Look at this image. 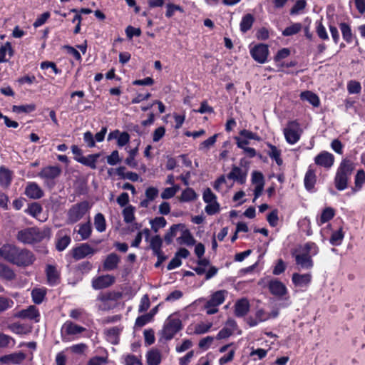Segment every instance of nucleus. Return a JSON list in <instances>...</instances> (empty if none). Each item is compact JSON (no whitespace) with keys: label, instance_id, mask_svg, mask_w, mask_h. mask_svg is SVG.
Returning a JSON list of instances; mask_svg holds the SVG:
<instances>
[{"label":"nucleus","instance_id":"obj_1","mask_svg":"<svg viewBox=\"0 0 365 365\" xmlns=\"http://www.w3.org/2000/svg\"><path fill=\"white\" fill-rule=\"evenodd\" d=\"M0 258L19 267L31 266L36 260L32 251L6 243L0 247Z\"/></svg>","mask_w":365,"mask_h":365},{"label":"nucleus","instance_id":"obj_2","mask_svg":"<svg viewBox=\"0 0 365 365\" xmlns=\"http://www.w3.org/2000/svg\"><path fill=\"white\" fill-rule=\"evenodd\" d=\"M319 248L314 242H307L302 247V252L297 250L292 251V256L294 258L295 264L299 269H311L314 267L312 257L317 255Z\"/></svg>","mask_w":365,"mask_h":365},{"label":"nucleus","instance_id":"obj_3","mask_svg":"<svg viewBox=\"0 0 365 365\" xmlns=\"http://www.w3.org/2000/svg\"><path fill=\"white\" fill-rule=\"evenodd\" d=\"M355 170L352 161H341L334 177V185L337 190L342 191L348 187V182Z\"/></svg>","mask_w":365,"mask_h":365},{"label":"nucleus","instance_id":"obj_4","mask_svg":"<svg viewBox=\"0 0 365 365\" xmlns=\"http://www.w3.org/2000/svg\"><path fill=\"white\" fill-rule=\"evenodd\" d=\"M47 235L45 230L36 227H29L18 232L16 239L23 244H34L41 242Z\"/></svg>","mask_w":365,"mask_h":365},{"label":"nucleus","instance_id":"obj_5","mask_svg":"<svg viewBox=\"0 0 365 365\" xmlns=\"http://www.w3.org/2000/svg\"><path fill=\"white\" fill-rule=\"evenodd\" d=\"M91 207L87 200L73 205L67 212L66 223L73 225L81 220L89 211Z\"/></svg>","mask_w":365,"mask_h":365},{"label":"nucleus","instance_id":"obj_6","mask_svg":"<svg viewBox=\"0 0 365 365\" xmlns=\"http://www.w3.org/2000/svg\"><path fill=\"white\" fill-rule=\"evenodd\" d=\"M182 328V321L179 318L169 317L165 321L163 330L161 331L162 337L166 341H170L178 331H181Z\"/></svg>","mask_w":365,"mask_h":365},{"label":"nucleus","instance_id":"obj_7","mask_svg":"<svg viewBox=\"0 0 365 365\" xmlns=\"http://www.w3.org/2000/svg\"><path fill=\"white\" fill-rule=\"evenodd\" d=\"M96 252V250L93 248L88 243H82L73 247L71 250L72 257L76 260H80L88 256H92Z\"/></svg>","mask_w":365,"mask_h":365},{"label":"nucleus","instance_id":"obj_8","mask_svg":"<svg viewBox=\"0 0 365 365\" xmlns=\"http://www.w3.org/2000/svg\"><path fill=\"white\" fill-rule=\"evenodd\" d=\"M267 287L270 294L278 299H284L288 294L286 286L277 279H270L268 282Z\"/></svg>","mask_w":365,"mask_h":365},{"label":"nucleus","instance_id":"obj_9","mask_svg":"<svg viewBox=\"0 0 365 365\" xmlns=\"http://www.w3.org/2000/svg\"><path fill=\"white\" fill-rule=\"evenodd\" d=\"M299 125L296 121H291L287 127L284 128V133L287 141L289 143L294 144L297 143L300 137Z\"/></svg>","mask_w":365,"mask_h":365},{"label":"nucleus","instance_id":"obj_10","mask_svg":"<svg viewBox=\"0 0 365 365\" xmlns=\"http://www.w3.org/2000/svg\"><path fill=\"white\" fill-rule=\"evenodd\" d=\"M86 330V329L85 327L78 325L70 320H67L62 325L61 329L62 340L63 341H66L64 335H66V336L77 335V334L83 333Z\"/></svg>","mask_w":365,"mask_h":365},{"label":"nucleus","instance_id":"obj_11","mask_svg":"<svg viewBox=\"0 0 365 365\" xmlns=\"http://www.w3.org/2000/svg\"><path fill=\"white\" fill-rule=\"evenodd\" d=\"M26 358V354L22 351L14 352L0 356V363L6 365H21Z\"/></svg>","mask_w":365,"mask_h":365},{"label":"nucleus","instance_id":"obj_12","mask_svg":"<svg viewBox=\"0 0 365 365\" xmlns=\"http://www.w3.org/2000/svg\"><path fill=\"white\" fill-rule=\"evenodd\" d=\"M251 56L259 63H264L269 54L268 46L265 44H258L250 50Z\"/></svg>","mask_w":365,"mask_h":365},{"label":"nucleus","instance_id":"obj_13","mask_svg":"<svg viewBox=\"0 0 365 365\" xmlns=\"http://www.w3.org/2000/svg\"><path fill=\"white\" fill-rule=\"evenodd\" d=\"M115 282V277L110 274L99 276L92 281V287L95 289H102L109 287Z\"/></svg>","mask_w":365,"mask_h":365},{"label":"nucleus","instance_id":"obj_14","mask_svg":"<svg viewBox=\"0 0 365 365\" xmlns=\"http://www.w3.org/2000/svg\"><path fill=\"white\" fill-rule=\"evenodd\" d=\"M64 230H59L56 237V249L58 252H62L66 249V247L71 242V236L68 234H64Z\"/></svg>","mask_w":365,"mask_h":365},{"label":"nucleus","instance_id":"obj_15","mask_svg":"<svg viewBox=\"0 0 365 365\" xmlns=\"http://www.w3.org/2000/svg\"><path fill=\"white\" fill-rule=\"evenodd\" d=\"M250 302L247 299L242 298L238 299L235 304V315L237 317H243L250 311Z\"/></svg>","mask_w":365,"mask_h":365},{"label":"nucleus","instance_id":"obj_16","mask_svg":"<svg viewBox=\"0 0 365 365\" xmlns=\"http://www.w3.org/2000/svg\"><path fill=\"white\" fill-rule=\"evenodd\" d=\"M225 290H219L214 292L210 299L206 302L205 307H217L222 304L225 300Z\"/></svg>","mask_w":365,"mask_h":365},{"label":"nucleus","instance_id":"obj_17","mask_svg":"<svg viewBox=\"0 0 365 365\" xmlns=\"http://www.w3.org/2000/svg\"><path fill=\"white\" fill-rule=\"evenodd\" d=\"M19 317L22 319H29L38 322L40 319V313L38 309L34 305L29 306L27 309H22L19 313Z\"/></svg>","mask_w":365,"mask_h":365},{"label":"nucleus","instance_id":"obj_18","mask_svg":"<svg viewBox=\"0 0 365 365\" xmlns=\"http://www.w3.org/2000/svg\"><path fill=\"white\" fill-rule=\"evenodd\" d=\"M25 195L31 199H40L43 196V192L36 182H29L25 189Z\"/></svg>","mask_w":365,"mask_h":365},{"label":"nucleus","instance_id":"obj_19","mask_svg":"<svg viewBox=\"0 0 365 365\" xmlns=\"http://www.w3.org/2000/svg\"><path fill=\"white\" fill-rule=\"evenodd\" d=\"M120 262V257L116 253L112 252L108 255L103 261V269L106 271L114 270L118 267Z\"/></svg>","mask_w":365,"mask_h":365},{"label":"nucleus","instance_id":"obj_20","mask_svg":"<svg viewBox=\"0 0 365 365\" xmlns=\"http://www.w3.org/2000/svg\"><path fill=\"white\" fill-rule=\"evenodd\" d=\"M292 281L296 287L307 286L310 284L312 281V275L309 273H293L292 276Z\"/></svg>","mask_w":365,"mask_h":365},{"label":"nucleus","instance_id":"obj_21","mask_svg":"<svg viewBox=\"0 0 365 365\" xmlns=\"http://www.w3.org/2000/svg\"><path fill=\"white\" fill-rule=\"evenodd\" d=\"M61 173V170L58 166H47L43 168L39 175L45 179H55Z\"/></svg>","mask_w":365,"mask_h":365},{"label":"nucleus","instance_id":"obj_22","mask_svg":"<svg viewBox=\"0 0 365 365\" xmlns=\"http://www.w3.org/2000/svg\"><path fill=\"white\" fill-rule=\"evenodd\" d=\"M123 328L118 327H113L105 331V334L108 341L112 344H118L119 343V336L122 331Z\"/></svg>","mask_w":365,"mask_h":365},{"label":"nucleus","instance_id":"obj_23","mask_svg":"<svg viewBox=\"0 0 365 365\" xmlns=\"http://www.w3.org/2000/svg\"><path fill=\"white\" fill-rule=\"evenodd\" d=\"M316 175L314 170L312 169V165H309L308 170L307 171L304 183V187L308 191H312L316 183Z\"/></svg>","mask_w":365,"mask_h":365},{"label":"nucleus","instance_id":"obj_24","mask_svg":"<svg viewBox=\"0 0 365 365\" xmlns=\"http://www.w3.org/2000/svg\"><path fill=\"white\" fill-rule=\"evenodd\" d=\"M148 365H159L162 361L160 351L157 349H152L146 354Z\"/></svg>","mask_w":365,"mask_h":365},{"label":"nucleus","instance_id":"obj_25","mask_svg":"<svg viewBox=\"0 0 365 365\" xmlns=\"http://www.w3.org/2000/svg\"><path fill=\"white\" fill-rule=\"evenodd\" d=\"M16 277V274L12 268L6 264L0 262V278L6 281H13Z\"/></svg>","mask_w":365,"mask_h":365},{"label":"nucleus","instance_id":"obj_26","mask_svg":"<svg viewBox=\"0 0 365 365\" xmlns=\"http://www.w3.org/2000/svg\"><path fill=\"white\" fill-rule=\"evenodd\" d=\"M46 274L50 285H55L58 283L59 274L55 266L48 264L46 268Z\"/></svg>","mask_w":365,"mask_h":365},{"label":"nucleus","instance_id":"obj_27","mask_svg":"<svg viewBox=\"0 0 365 365\" xmlns=\"http://www.w3.org/2000/svg\"><path fill=\"white\" fill-rule=\"evenodd\" d=\"M336 214V211L333 207H325L319 217V219L317 220V223L319 225H322L326 222L330 221Z\"/></svg>","mask_w":365,"mask_h":365},{"label":"nucleus","instance_id":"obj_28","mask_svg":"<svg viewBox=\"0 0 365 365\" xmlns=\"http://www.w3.org/2000/svg\"><path fill=\"white\" fill-rule=\"evenodd\" d=\"M12 180V173L4 167L0 168V185L2 187H8Z\"/></svg>","mask_w":365,"mask_h":365},{"label":"nucleus","instance_id":"obj_29","mask_svg":"<svg viewBox=\"0 0 365 365\" xmlns=\"http://www.w3.org/2000/svg\"><path fill=\"white\" fill-rule=\"evenodd\" d=\"M344 238V232L343 227H340L337 230L333 231L329 238V243L333 246H339L341 245Z\"/></svg>","mask_w":365,"mask_h":365},{"label":"nucleus","instance_id":"obj_30","mask_svg":"<svg viewBox=\"0 0 365 365\" xmlns=\"http://www.w3.org/2000/svg\"><path fill=\"white\" fill-rule=\"evenodd\" d=\"M46 288H34L31 291L32 301L36 304H41L46 298Z\"/></svg>","mask_w":365,"mask_h":365},{"label":"nucleus","instance_id":"obj_31","mask_svg":"<svg viewBox=\"0 0 365 365\" xmlns=\"http://www.w3.org/2000/svg\"><path fill=\"white\" fill-rule=\"evenodd\" d=\"M229 179H232L242 184L245 182L246 175L242 170L237 166H234L231 172L227 175Z\"/></svg>","mask_w":365,"mask_h":365},{"label":"nucleus","instance_id":"obj_32","mask_svg":"<svg viewBox=\"0 0 365 365\" xmlns=\"http://www.w3.org/2000/svg\"><path fill=\"white\" fill-rule=\"evenodd\" d=\"M116 173L123 179H128L133 182H136L138 180V175L135 173L128 171L125 167H119L116 170Z\"/></svg>","mask_w":365,"mask_h":365},{"label":"nucleus","instance_id":"obj_33","mask_svg":"<svg viewBox=\"0 0 365 365\" xmlns=\"http://www.w3.org/2000/svg\"><path fill=\"white\" fill-rule=\"evenodd\" d=\"M365 182V171L360 169L357 171L354 178V187L353 191L354 192H359L361 190L363 184Z\"/></svg>","mask_w":365,"mask_h":365},{"label":"nucleus","instance_id":"obj_34","mask_svg":"<svg viewBox=\"0 0 365 365\" xmlns=\"http://www.w3.org/2000/svg\"><path fill=\"white\" fill-rule=\"evenodd\" d=\"M300 97L302 100L308 101L314 107H317L319 105L318 96L312 91H304L301 93Z\"/></svg>","mask_w":365,"mask_h":365},{"label":"nucleus","instance_id":"obj_35","mask_svg":"<svg viewBox=\"0 0 365 365\" xmlns=\"http://www.w3.org/2000/svg\"><path fill=\"white\" fill-rule=\"evenodd\" d=\"M43 207L39 202H34L29 205L28 208L25 210V212L30 215L33 217H37L42 212Z\"/></svg>","mask_w":365,"mask_h":365},{"label":"nucleus","instance_id":"obj_36","mask_svg":"<svg viewBox=\"0 0 365 365\" xmlns=\"http://www.w3.org/2000/svg\"><path fill=\"white\" fill-rule=\"evenodd\" d=\"M94 226L99 232H103L106 230V222L104 215L99 212L94 217Z\"/></svg>","mask_w":365,"mask_h":365},{"label":"nucleus","instance_id":"obj_37","mask_svg":"<svg viewBox=\"0 0 365 365\" xmlns=\"http://www.w3.org/2000/svg\"><path fill=\"white\" fill-rule=\"evenodd\" d=\"M178 241L180 244H185L188 246L193 245L195 243V238L187 229L182 232L181 237L178 238Z\"/></svg>","mask_w":365,"mask_h":365},{"label":"nucleus","instance_id":"obj_38","mask_svg":"<svg viewBox=\"0 0 365 365\" xmlns=\"http://www.w3.org/2000/svg\"><path fill=\"white\" fill-rule=\"evenodd\" d=\"M9 329L16 334H26L31 331L26 325L18 322L12 323L9 325Z\"/></svg>","mask_w":365,"mask_h":365},{"label":"nucleus","instance_id":"obj_39","mask_svg":"<svg viewBox=\"0 0 365 365\" xmlns=\"http://www.w3.org/2000/svg\"><path fill=\"white\" fill-rule=\"evenodd\" d=\"M92 233V227L90 221L81 224L78 230V234L81 235L83 240L88 239Z\"/></svg>","mask_w":365,"mask_h":365},{"label":"nucleus","instance_id":"obj_40","mask_svg":"<svg viewBox=\"0 0 365 365\" xmlns=\"http://www.w3.org/2000/svg\"><path fill=\"white\" fill-rule=\"evenodd\" d=\"M254 22V17L252 14H247L243 16L240 23V30L243 33L247 32L252 28Z\"/></svg>","mask_w":365,"mask_h":365},{"label":"nucleus","instance_id":"obj_41","mask_svg":"<svg viewBox=\"0 0 365 365\" xmlns=\"http://www.w3.org/2000/svg\"><path fill=\"white\" fill-rule=\"evenodd\" d=\"M197 195L192 188L187 187L185 189L180 197V202H190L197 198Z\"/></svg>","mask_w":365,"mask_h":365},{"label":"nucleus","instance_id":"obj_42","mask_svg":"<svg viewBox=\"0 0 365 365\" xmlns=\"http://www.w3.org/2000/svg\"><path fill=\"white\" fill-rule=\"evenodd\" d=\"M339 28L341 29L344 40L347 43L352 41V32L350 26L344 22L340 23Z\"/></svg>","mask_w":365,"mask_h":365},{"label":"nucleus","instance_id":"obj_43","mask_svg":"<svg viewBox=\"0 0 365 365\" xmlns=\"http://www.w3.org/2000/svg\"><path fill=\"white\" fill-rule=\"evenodd\" d=\"M125 223H130L135 220V207L130 205L125 207L122 212Z\"/></svg>","mask_w":365,"mask_h":365},{"label":"nucleus","instance_id":"obj_44","mask_svg":"<svg viewBox=\"0 0 365 365\" xmlns=\"http://www.w3.org/2000/svg\"><path fill=\"white\" fill-rule=\"evenodd\" d=\"M7 52L9 53V58L13 56L14 51L10 42H6L0 48V63L8 61V59L6 58V54Z\"/></svg>","mask_w":365,"mask_h":365},{"label":"nucleus","instance_id":"obj_45","mask_svg":"<svg viewBox=\"0 0 365 365\" xmlns=\"http://www.w3.org/2000/svg\"><path fill=\"white\" fill-rule=\"evenodd\" d=\"M152 230L157 232L160 228L165 227L167 222L163 217H156L150 221Z\"/></svg>","mask_w":365,"mask_h":365},{"label":"nucleus","instance_id":"obj_46","mask_svg":"<svg viewBox=\"0 0 365 365\" xmlns=\"http://www.w3.org/2000/svg\"><path fill=\"white\" fill-rule=\"evenodd\" d=\"M302 29V24L300 23H295L287 27L283 31L284 36H289L299 33Z\"/></svg>","mask_w":365,"mask_h":365},{"label":"nucleus","instance_id":"obj_47","mask_svg":"<svg viewBox=\"0 0 365 365\" xmlns=\"http://www.w3.org/2000/svg\"><path fill=\"white\" fill-rule=\"evenodd\" d=\"M36 109L35 104L21 105V106H13L12 110L14 113H29L33 112Z\"/></svg>","mask_w":365,"mask_h":365},{"label":"nucleus","instance_id":"obj_48","mask_svg":"<svg viewBox=\"0 0 365 365\" xmlns=\"http://www.w3.org/2000/svg\"><path fill=\"white\" fill-rule=\"evenodd\" d=\"M179 188L180 187L178 185L165 188L161 193V197L164 200L172 198L175 196Z\"/></svg>","mask_w":365,"mask_h":365},{"label":"nucleus","instance_id":"obj_49","mask_svg":"<svg viewBox=\"0 0 365 365\" xmlns=\"http://www.w3.org/2000/svg\"><path fill=\"white\" fill-rule=\"evenodd\" d=\"M212 326V323H204L201 322L197 324L195 327L194 334H202L207 333L210 331Z\"/></svg>","mask_w":365,"mask_h":365},{"label":"nucleus","instance_id":"obj_50","mask_svg":"<svg viewBox=\"0 0 365 365\" xmlns=\"http://www.w3.org/2000/svg\"><path fill=\"white\" fill-rule=\"evenodd\" d=\"M180 225H173L169 231L167 232L164 236V240L167 245L171 244L173 242V238L176 235V232L178 229V227Z\"/></svg>","mask_w":365,"mask_h":365},{"label":"nucleus","instance_id":"obj_51","mask_svg":"<svg viewBox=\"0 0 365 365\" xmlns=\"http://www.w3.org/2000/svg\"><path fill=\"white\" fill-rule=\"evenodd\" d=\"M267 220L269 225L274 227L277 225L279 221L278 210L274 209L272 210L267 216Z\"/></svg>","mask_w":365,"mask_h":365},{"label":"nucleus","instance_id":"obj_52","mask_svg":"<svg viewBox=\"0 0 365 365\" xmlns=\"http://www.w3.org/2000/svg\"><path fill=\"white\" fill-rule=\"evenodd\" d=\"M152 321L153 319L149 317V315L148 314H145L136 318L135 327L137 328H141Z\"/></svg>","mask_w":365,"mask_h":365},{"label":"nucleus","instance_id":"obj_53","mask_svg":"<svg viewBox=\"0 0 365 365\" xmlns=\"http://www.w3.org/2000/svg\"><path fill=\"white\" fill-rule=\"evenodd\" d=\"M12 342V346L16 343V341L11 336L6 335L4 333L0 334V348L8 347L10 343Z\"/></svg>","mask_w":365,"mask_h":365},{"label":"nucleus","instance_id":"obj_54","mask_svg":"<svg viewBox=\"0 0 365 365\" xmlns=\"http://www.w3.org/2000/svg\"><path fill=\"white\" fill-rule=\"evenodd\" d=\"M205 210L208 215H213L220 210V205L218 202L207 203Z\"/></svg>","mask_w":365,"mask_h":365},{"label":"nucleus","instance_id":"obj_55","mask_svg":"<svg viewBox=\"0 0 365 365\" xmlns=\"http://www.w3.org/2000/svg\"><path fill=\"white\" fill-rule=\"evenodd\" d=\"M202 199L205 203H211L217 201V196L212 192L211 189L206 188L202 195Z\"/></svg>","mask_w":365,"mask_h":365},{"label":"nucleus","instance_id":"obj_56","mask_svg":"<svg viewBox=\"0 0 365 365\" xmlns=\"http://www.w3.org/2000/svg\"><path fill=\"white\" fill-rule=\"evenodd\" d=\"M166 8L167 11L165 16L168 18L172 17L175 11H180L181 13L184 12V9L181 6L173 4H168Z\"/></svg>","mask_w":365,"mask_h":365},{"label":"nucleus","instance_id":"obj_57","mask_svg":"<svg viewBox=\"0 0 365 365\" xmlns=\"http://www.w3.org/2000/svg\"><path fill=\"white\" fill-rule=\"evenodd\" d=\"M143 334L145 345L150 346L154 344L155 338L153 329H145L144 330Z\"/></svg>","mask_w":365,"mask_h":365},{"label":"nucleus","instance_id":"obj_58","mask_svg":"<svg viewBox=\"0 0 365 365\" xmlns=\"http://www.w3.org/2000/svg\"><path fill=\"white\" fill-rule=\"evenodd\" d=\"M286 267V264L283 259H279L272 269V274L274 275H279L285 271Z\"/></svg>","mask_w":365,"mask_h":365},{"label":"nucleus","instance_id":"obj_59","mask_svg":"<svg viewBox=\"0 0 365 365\" xmlns=\"http://www.w3.org/2000/svg\"><path fill=\"white\" fill-rule=\"evenodd\" d=\"M347 89L351 94L359 93L361 89V84L358 81H351L348 83Z\"/></svg>","mask_w":365,"mask_h":365},{"label":"nucleus","instance_id":"obj_60","mask_svg":"<svg viewBox=\"0 0 365 365\" xmlns=\"http://www.w3.org/2000/svg\"><path fill=\"white\" fill-rule=\"evenodd\" d=\"M307 5V2L305 0H297L295 4L290 10V14L294 15L298 14L300 11L303 10Z\"/></svg>","mask_w":365,"mask_h":365},{"label":"nucleus","instance_id":"obj_61","mask_svg":"<svg viewBox=\"0 0 365 365\" xmlns=\"http://www.w3.org/2000/svg\"><path fill=\"white\" fill-rule=\"evenodd\" d=\"M108 362V357L107 356H96L92 358H91L87 365H103L106 364Z\"/></svg>","mask_w":365,"mask_h":365},{"label":"nucleus","instance_id":"obj_62","mask_svg":"<svg viewBox=\"0 0 365 365\" xmlns=\"http://www.w3.org/2000/svg\"><path fill=\"white\" fill-rule=\"evenodd\" d=\"M150 306V299L148 294H145L140 300V305L138 307V312L141 313L147 311Z\"/></svg>","mask_w":365,"mask_h":365},{"label":"nucleus","instance_id":"obj_63","mask_svg":"<svg viewBox=\"0 0 365 365\" xmlns=\"http://www.w3.org/2000/svg\"><path fill=\"white\" fill-rule=\"evenodd\" d=\"M214 338L211 336H207L200 340L198 346L199 348L202 350H207L212 342L213 341Z\"/></svg>","mask_w":365,"mask_h":365},{"label":"nucleus","instance_id":"obj_64","mask_svg":"<svg viewBox=\"0 0 365 365\" xmlns=\"http://www.w3.org/2000/svg\"><path fill=\"white\" fill-rule=\"evenodd\" d=\"M92 268L93 265L89 261H83L79 263L76 267V269L82 273H88Z\"/></svg>","mask_w":365,"mask_h":365}]
</instances>
